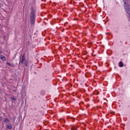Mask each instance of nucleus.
I'll return each instance as SVG.
<instances>
[{
	"mask_svg": "<svg viewBox=\"0 0 130 130\" xmlns=\"http://www.w3.org/2000/svg\"><path fill=\"white\" fill-rule=\"evenodd\" d=\"M123 2L124 3V10L126 13L128 14L130 21V6L128 5V3H127L125 0H123Z\"/></svg>",
	"mask_w": 130,
	"mask_h": 130,
	"instance_id": "obj_1",
	"label": "nucleus"
},
{
	"mask_svg": "<svg viewBox=\"0 0 130 130\" xmlns=\"http://www.w3.org/2000/svg\"><path fill=\"white\" fill-rule=\"evenodd\" d=\"M29 19H30L31 24H34L35 22V14L34 11H31V13H30V15H29Z\"/></svg>",
	"mask_w": 130,
	"mask_h": 130,
	"instance_id": "obj_2",
	"label": "nucleus"
},
{
	"mask_svg": "<svg viewBox=\"0 0 130 130\" xmlns=\"http://www.w3.org/2000/svg\"><path fill=\"white\" fill-rule=\"evenodd\" d=\"M24 61L25 65L27 66V61L25 60V57H24V55H23V56H22V59H21V61H20V63H23Z\"/></svg>",
	"mask_w": 130,
	"mask_h": 130,
	"instance_id": "obj_3",
	"label": "nucleus"
},
{
	"mask_svg": "<svg viewBox=\"0 0 130 130\" xmlns=\"http://www.w3.org/2000/svg\"><path fill=\"white\" fill-rule=\"evenodd\" d=\"M0 58H1V60L3 61H6V57L3 55H0Z\"/></svg>",
	"mask_w": 130,
	"mask_h": 130,
	"instance_id": "obj_4",
	"label": "nucleus"
},
{
	"mask_svg": "<svg viewBox=\"0 0 130 130\" xmlns=\"http://www.w3.org/2000/svg\"><path fill=\"white\" fill-rule=\"evenodd\" d=\"M118 66L120 68L123 67V63L122 62H119L118 64Z\"/></svg>",
	"mask_w": 130,
	"mask_h": 130,
	"instance_id": "obj_5",
	"label": "nucleus"
},
{
	"mask_svg": "<svg viewBox=\"0 0 130 130\" xmlns=\"http://www.w3.org/2000/svg\"><path fill=\"white\" fill-rule=\"evenodd\" d=\"M6 64L8 65V66H10L11 67H13L14 65L12 63H10L9 62H6Z\"/></svg>",
	"mask_w": 130,
	"mask_h": 130,
	"instance_id": "obj_6",
	"label": "nucleus"
},
{
	"mask_svg": "<svg viewBox=\"0 0 130 130\" xmlns=\"http://www.w3.org/2000/svg\"><path fill=\"white\" fill-rule=\"evenodd\" d=\"M6 128H7L10 129L12 128V126H11V125H8V126H6Z\"/></svg>",
	"mask_w": 130,
	"mask_h": 130,
	"instance_id": "obj_7",
	"label": "nucleus"
},
{
	"mask_svg": "<svg viewBox=\"0 0 130 130\" xmlns=\"http://www.w3.org/2000/svg\"><path fill=\"white\" fill-rule=\"evenodd\" d=\"M9 120L8 119H5V122H6V123H9Z\"/></svg>",
	"mask_w": 130,
	"mask_h": 130,
	"instance_id": "obj_8",
	"label": "nucleus"
},
{
	"mask_svg": "<svg viewBox=\"0 0 130 130\" xmlns=\"http://www.w3.org/2000/svg\"><path fill=\"white\" fill-rule=\"evenodd\" d=\"M71 130H76V128L75 126H73L72 127H71Z\"/></svg>",
	"mask_w": 130,
	"mask_h": 130,
	"instance_id": "obj_9",
	"label": "nucleus"
},
{
	"mask_svg": "<svg viewBox=\"0 0 130 130\" xmlns=\"http://www.w3.org/2000/svg\"><path fill=\"white\" fill-rule=\"evenodd\" d=\"M11 100H13L14 101H16L17 100L15 98H11Z\"/></svg>",
	"mask_w": 130,
	"mask_h": 130,
	"instance_id": "obj_10",
	"label": "nucleus"
},
{
	"mask_svg": "<svg viewBox=\"0 0 130 130\" xmlns=\"http://www.w3.org/2000/svg\"><path fill=\"white\" fill-rule=\"evenodd\" d=\"M3 121V118L1 117H0V121Z\"/></svg>",
	"mask_w": 130,
	"mask_h": 130,
	"instance_id": "obj_11",
	"label": "nucleus"
},
{
	"mask_svg": "<svg viewBox=\"0 0 130 130\" xmlns=\"http://www.w3.org/2000/svg\"><path fill=\"white\" fill-rule=\"evenodd\" d=\"M2 53V51H0V54Z\"/></svg>",
	"mask_w": 130,
	"mask_h": 130,
	"instance_id": "obj_12",
	"label": "nucleus"
}]
</instances>
